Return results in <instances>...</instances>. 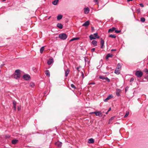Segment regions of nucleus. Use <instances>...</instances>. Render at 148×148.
Returning a JSON list of instances; mask_svg holds the SVG:
<instances>
[{"label": "nucleus", "mask_w": 148, "mask_h": 148, "mask_svg": "<svg viewBox=\"0 0 148 148\" xmlns=\"http://www.w3.org/2000/svg\"><path fill=\"white\" fill-rule=\"evenodd\" d=\"M114 117H112L110 119H109V122H108V123L109 124H110V122L112 120H113L114 119Z\"/></svg>", "instance_id": "nucleus-37"}, {"label": "nucleus", "mask_w": 148, "mask_h": 148, "mask_svg": "<svg viewBox=\"0 0 148 148\" xmlns=\"http://www.w3.org/2000/svg\"><path fill=\"white\" fill-rule=\"evenodd\" d=\"M34 84L33 82H31L30 83V86L32 87H33L34 86Z\"/></svg>", "instance_id": "nucleus-34"}, {"label": "nucleus", "mask_w": 148, "mask_h": 148, "mask_svg": "<svg viewBox=\"0 0 148 148\" xmlns=\"http://www.w3.org/2000/svg\"><path fill=\"white\" fill-rule=\"evenodd\" d=\"M111 110V108H109V109L108 110V111L106 113V114H108V112H109V111H110V110Z\"/></svg>", "instance_id": "nucleus-46"}, {"label": "nucleus", "mask_w": 148, "mask_h": 148, "mask_svg": "<svg viewBox=\"0 0 148 148\" xmlns=\"http://www.w3.org/2000/svg\"><path fill=\"white\" fill-rule=\"evenodd\" d=\"M147 64H148V63H147Z\"/></svg>", "instance_id": "nucleus-55"}, {"label": "nucleus", "mask_w": 148, "mask_h": 148, "mask_svg": "<svg viewBox=\"0 0 148 148\" xmlns=\"http://www.w3.org/2000/svg\"><path fill=\"white\" fill-rule=\"evenodd\" d=\"M143 71L146 73H148V70L147 69H145L143 70Z\"/></svg>", "instance_id": "nucleus-35"}, {"label": "nucleus", "mask_w": 148, "mask_h": 148, "mask_svg": "<svg viewBox=\"0 0 148 148\" xmlns=\"http://www.w3.org/2000/svg\"><path fill=\"white\" fill-rule=\"evenodd\" d=\"M90 24V21H88L85 22L83 25L82 26L87 27Z\"/></svg>", "instance_id": "nucleus-10"}, {"label": "nucleus", "mask_w": 148, "mask_h": 148, "mask_svg": "<svg viewBox=\"0 0 148 148\" xmlns=\"http://www.w3.org/2000/svg\"><path fill=\"white\" fill-rule=\"evenodd\" d=\"M62 15L61 14H59L57 16V19L58 20H60L62 18Z\"/></svg>", "instance_id": "nucleus-26"}, {"label": "nucleus", "mask_w": 148, "mask_h": 148, "mask_svg": "<svg viewBox=\"0 0 148 148\" xmlns=\"http://www.w3.org/2000/svg\"><path fill=\"white\" fill-rule=\"evenodd\" d=\"M81 66H79V67H77V69L78 70V71H79V68H81Z\"/></svg>", "instance_id": "nucleus-43"}, {"label": "nucleus", "mask_w": 148, "mask_h": 148, "mask_svg": "<svg viewBox=\"0 0 148 148\" xmlns=\"http://www.w3.org/2000/svg\"><path fill=\"white\" fill-rule=\"evenodd\" d=\"M5 137L7 138H8L10 137V136L9 135H7L5 136Z\"/></svg>", "instance_id": "nucleus-49"}, {"label": "nucleus", "mask_w": 148, "mask_h": 148, "mask_svg": "<svg viewBox=\"0 0 148 148\" xmlns=\"http://www.w3.org/2000/svg\"><path fill=\"white\" fill-rule=\"evenodd\" d=\"M120 70L116 69L114 71V73L116 74L119 75L120 73Z\"/></svg>", "instance_id": "nucleus-20"}, {"label": "nucleus", "mask_w": 148, "mask_h": 148, "mask_svg": "<svg viewBox=\"0 0 148 148\" xmlns=\"http://www.w3.org/2000/svg\"><path fill=\"white\" fill-rule=\"evenodd\" d=\"M120 32H121L120 30H115V32L116 33H119Z\"/></svg>", "instance_id": "nucleus-39"}, {"label": "nucleus", "mask_w": 148, "mask_h": 148, "mask_svg": "<svg viewBox=\"0 0 148 148\" xmlns=\"http://www.w3.org/2000/svg\"><path fill=\"white\" fill-rule=\"evenodd\" d=\"M69 72H70V70L68 69H67L65 71V77H67L68 76L69 74Z\"/></svg>", "instance_id": "nucleus-15"}, {"label": "nucleus", "mask_w": 148, "mask_h": 148, "mask_svg": "<svg viewBox=\"0 0 148 148\" xmlns=\"http://www.w3.org/2000/svg\"><path fill=\"white\" fill-rule=\"evenodd\" d=\"M129 114V112L128 111H126V114L124 116V118H126L128 116Z\"/></svg>", "instance_id": "nucleus-33"}, {"label": "nucleus", "mask_w": 148, "mask_h": 148, "mask_svg": "<svg viewBox=\"0 0 148 148\" xmlns=\"http://www.w3.org/2000/svg\"><path fill=\"white\" fill-rule=\"evenodd\" d=\"M59 38L62 40H65L67 37V35L65 33L60 34L59 35Z\"/></svg>", "instance_id": "nucleus-2"}, {"label": "nucleus", "mask_w": 148, "mask_h": 148, "mask_svg": "<svg viewBox=\"0 0 148 148\" xmlns=\"http://www.w3.org/2000/svg\"><path fill=\"white\" fill-rule=\"evenodd\" d=\"M121 64L119 63H118L117 67L116 69L120 70L121 69Z\"/></svg>", "instance_id": "nucleus-24"}, {"label": "nucleus", "mask_w": 148, "mask_h": 148, "mask_svg": "<svg viewBox=\"0 0 148 148\" xmlns=\"http://www.w3.org/2000/svg\"><path fill=\"white\" fill-rule=\"evenodd\" d=\"M140 5L142 7H143L144 6L143 4L142 3H140Z\"/></svg>", "instance_id": "nucleus-44"}, {"label": "nucleus", "mask_w": 148, "mask_h": 148, "mask_svg": "<svg viewBox=\"0 0 148 148\" xmlns=\"http://www.w3.org/2000/svg\"><path fill=\"white\" fill-rule=\"evenodd\" d=\"M13 108H14V110H16V102L15 101H13Z\"/></svg>", "instance_id": "nucleus-21"}, {"label": "nucleus", "mask_w": 148, "mask_h": 148, "mask_svg": "<svg viewBox=\"0 0 148 148\" xmlns=\"http://www.w3.org/2000/svg\"><path fill=\"white\" fill-rule=\"evenodd\" d=\"M58 1L59 0H54L52 2V3L53 5H56L58 4Z\"/></svg>", "instance_id": "nucleus-23"}, {"label": "nucleus", "mask_w": 148, "mask_h": 148, "mask_svg": "<svg viewBox=\"0 0 148 148\" xmlns=\"http://www.w3.org/2000/svg\"><path fill=\"white\" fill-rule=\"evenodd\" d=\"M99 78L100 79H102L103 80L105 79L108 82H110V79L108 78L107 77H105L103 76H99Z\"/></svg>", "instance_id": "nucleus-6"}, {"label": "nucleus", "mask_w": 148, "mask_h": 148, "mask_svg": "<svg viewBox=\"0 0 148 148\" xmlns=\"http://www.w3.org/2000/svg\"><path fill=\"white\" fill-rule=\"evenodd\" d=\"M82 77L83 78H84V73L83 72H82Z\"/></svg>", "instance_id": "nucleus-48"}, {"label": "nucleus", "mask_w": 148, "mask_h": 148, "mask_svg": "<svg viewBox=\"0 0 148 148\" xmlns=\"http://www.w3.org/2000/svg\"><path fill=\"white\" fill-rule=\"evenodd\" d=\"M116 50V49H112L111 50V51H115Z\"/></svg>", "instance_id": "nucleus-47"}, {"label": "nucleus", "mask_w": 148, "mask_h": 148, "mask_svg": "<svg viewBox=\"0 0 148 148\" xmlns=\"http://www.w3.org/2000/svg\"><path fill=\"white\" fill-rule=\"evenodd\" d=\"M95 48H93L91 49V51L92 52H93L95 51Z\"/></svg>", "instance_id": "nucleus-41"}, {"label": "nucleus", "mask_w": 148, "mask_h": 148, "mask_svg": "<svg viewBox=\"0 0 148 148\" xmlns=\"http://www.w3.org/2000/svg\"><path fill=\"white\" fill-rule=\"evenodd\" d=\"M18 141L16 139H13L12 140V143L13 144H15L18 143Z\"/></svg>", "instance_id": "nucleus-19"}, {"label": "nucleus", "mask_w": 148, "mask_h": 148, "mask_svg": "<svg viewBox=\"0 0 148 148\" xmlns=\"http://www.w3.org/2000/svg\"><path fill=\"white\" fill-rule=\"evenodd\" d=\"M145 20V18L144 17H142L140 18V21L142 22H144Z\"/></svg>", "instance_id": "nucleus-32"}, {"label": "nucleus", "mask_w": 148, "mask_h": 148, "mask_svg": "<svg viewBox=\"0 0 148 148\" xmlns=\"http://www.w3.org/2000/svg\"><path fill=\"white\" fill-rule=\"evenodd\" d=\"M100 43L101 44V49L104 48V41L102 38L101 39Z\"/></svg>", "instance_id": "nucleus-11"}, {"label": "nucleus", "mask_w": 148, "mask_h": 148, "mask_svg": "<svg viewBox=\"0 0 148 148\" xmlns=\"http://www.w3.org/2000/svg\"><path fill=\"white\" fill-rule=\"evenodd\" d=\"M115 29H116V28L115 27H113L110 29H109L108 32H113L114 31H115Z\"/></svg>", "instance_id": "nucleus-25"}, {"label": "nucleus", "mask_w": 148, "mask_h": 148, "mask_svg": "<svg viewBox=\"0 0 148 148\" xmlns=\"http://www.w3.org/2000/svg\"><path fill=\"white\" fill-rule=\"evenodd\" d=\"M91 28H92V30L94 29V27H92Z\"/></svg>", "instance_id": "nucleus-53"}, {"label": "nucleus", "mask_w": 148, "mask_h": 148, "mask_svg": "<svg viewBox=\"0 0 148 148\" xmlns=\"http://www.w3.org/2000/svg\"><path fill=\"white\" fill-rule=\"evenodd\" d=\"M126 88H127L126 87V88H125V90L126 91Z\"/></svg>", "instance_id": "nucleus-54"}, {"label": "nucleus", "mask_w": 148, "mask_h": 148, "mask_svg": "<svg viewBox=\"0 0 148 148\" xmlns=\"http://www.w3.org/2000/svg\"><path fill=\"white\" fill-rule=\"evenodd\" d=\"M45 74L47 76H48L49 77L50 72L48 70H47L45 71Z\"/></svg>", "instance_id": "nucleus-29"}, {"label": "nucleus", "mask_w": 148, "mask_h": 148, "mask_svg": "<svg viewBox=\"0 0 148 148\" xmlns=\"http://www.w3.org/2000/svg\"><path fill=\"white\" fill-rule=\"evenodd\" d=\"M44 46L40 48V53H42L43 51L44 50Z\"/></svg>", "instance_id": "nucleus-30"}, {"label": "nucleus", "mask_w": 148, "mask_h": 148, "mask_svg": "<svg viewBox=\"0 0 148 148\" xmlns=\"http://www.w3.org/2000/svg\"><path fill=\"white\" fill-rule=\"evenodd\" d=\"M121 91V90L120 89H116V94L117 96H119L120 95V93Z\"/></svg>", "instance_id": "nucleus-12"}, {"label": "nucleus", "mask_w": 148, "mask_h": 148, "mask_svg": "<svg viewBox=\"0 0 148 148\" xmlns=\"http://www.w3.org/2000/svg\"><path fill=\"white\" fill-rule=\"evenodd\" d=\"M20 71L19 70H16L15 71V73L14 74V78L16 79H19L20 78Z\"/></svg>", "instance_id": "nucleus-1"}, {"label": "nucleus", "mask_w": 148, "mask_h": 148, "mask_svg": "<svg viewBox=\"0 0 148 148\" xmlns=\"http://www.w3.org/2000/svg\"><path fill=\"white\" fill-rule=\"evenodd\" d=\"M95 84V82H92L88 83V85L91 84Z\"/></svg>", "instance_id": "nucleus-42"}, {"label": "nucleus", "mask_w": 148, "mask_h": 148, "mask_svg": "<svg viewBox=\"0 0 148 148\" xmlns=\"http://www.w3.org/2000/svg\"><path fill=\"white\" fill-rule=\"evenodd\" d=\"M95 36V37L97 38H100V37L99 36H98L97 35V33H94L93 34Z\"/></svg>", "instance_id": "nucleus-27"}, {"label": "nucleus", "mask_w": 148, "mask_h": 148, "mask_svg": "<svg viewBox=\"0 0 148 148\" xmlns=\"http://www.w3.org/2000/svg\"><path fill=\"white\" fill-rule=\"evenodd\" d=\"M134 80V79L133 77H132L131 78L130 80V82H132Z\"/></svg>", "instance_id": "nucleus-38"}, {"label": "nucleus", "mask_w": 148, "mask_h": 148, "mask_svg": "<svg viewBox=\"0 0 148 148\" xmlns=\"http://www.w3.org/2000/svg\"><path fill=\"white\" fill-rule=\"evenodd\" d=\"M92 44L94 45V46L95 47L97 46V41L95 40H93L91 42Z\"/></svg>", "instance_id": "nucleus-16"}, {"label": "nucleus", "mask_w": 148, "mask_h": 148, "mask_svg": "<svg viewBox=\"0 0 148 148\" xmlns=\"http://www.w3.org/2000/svg\"><path fill=\"white\" fill-rule=\"evenodd\" d=\"M79 39V38L78 37L74 38L71 39L70 40V41H73L76 40H78Z\"/></svg>", "instance_id": "nucleus-28"}, {"label": "nucleus", "mask_w": 148, "mask_h": 148, "mask_svg": "<svg viewBox=\"0 0 148 148\" xmlns=\"http://www.w3.org/2000/svg\"><path fill=\"white\" fill-rule=\"evenodd\" d=\"M135 74L137 77L140 78L143 76V73L141 71H136Z\"/></svg>", "instance_id": "nucleus-3"}, {"label": "nucleus", "mask_w": 148, "mask_h": 148, "mask_svg": "<svg viewBox=\"0 0 148 148\" xmlns=\"http://www.w3.org/2000/svg\"><path fill=\"white\" fill-rule=\"evenodd\" d=\"M91 114H95L97 116H99L101 117L102 116V114L100 112L97 111L92 112L91 113Z\"/></svg>", "instance_id": "nucleus-4"}, {"label": "nucleus", "mask_w": 148, "mask_h": 148, "mask_svg": "<svg viewBox=\"0 0 148 148\" xmlns=\"http://www.w3.org/2000/svg\"><path fill=\"white\" fill-rule=\"evenodd\" d=\"M94 140L92 138H90L88 140V142L89 143H94Z\"/></svg>", "instance_id": "nucleus-22"}, {"label": "nucleus", "mask_w": 148, "mask_h": 148, "mask_svg": "<svg viewBox=\"0 0 148 148\" xmlns=\"http://www.w3.org/2000/svg\"><path fill=\"white\" fill-rule=\"evenodd\" d=\"M109 37L112 38H115L116 37V36L114 34H110Z\"/></svg>", "instance_id": "nucleus-31"}, {"label": "nucleus", "mask_w": 148, "mask_h": 148, "mask_svg": "<svg viewBox=\"0 0 148 148\" xmlns=\"http://www.w3.org/2000/svg\"><path fill=\"white\" fill-rule=\"evenodd\" d=\"M84 60H85V62H86V63L87 62H88V63L89 62V61H88V60H86V58H85Z\"/></svg>", "instance_id": "nucleus-45"}, {"label": "nucleus", "mask_w": 148, "mask_h": 148, "mask_svg": "<svg viewBox=\"0 0 148 148\" xmlns=\"http://www.w3.org/2000/svg\"><path fill=\"white\" fill-rule=\"evenodd\" d=\"M23 77V78L26 80H29L30 79V75L27 74L24 75Z\"/></svg>", "instance_id": "nucleus-5"}, {"label": "nucleus", "mask_w": 148, "mask_h": 148, "mask_svg": "<svg viewBox=\"0 0 148 148\" xmlns=\"http://www.w3.org/2000/svg\"><path fill=\"white\" fill-rule=\"evenodd\" d=\"M62 143L59 141H57L55 143V145L58 146L59 148H61L62 146Z\"/></svg>", "instance_id": "nucleus-8"}, {"label": "nucleus", "mask_w": 148, "mask_h": 148, "mask_svg": "<svg viewBox=\"0 0 148 148\" xmlns=\"http://www.w3.org/2000/svg\"><path fill=\"white\" fill-rule=\"evenodd\" d=\"M94 1L96 3V4H98V0H94Z\"/></svg>", "instance_id": "nucleus-40"}, {"label": "nucleus", "mask_w": 148, "mask_h": 148, "mask_svg": "<svg viewBox=\"0 0 148 148\" xmlns=\"http://www.w3.org/2000/svg\"><path fill=\"white\" fill-rule=\"evenodd\" d=\"M53 62V59H50L48 61L47 63L48 65H50Z\"/></svg>", "instance_id": "nucleus-14"}, {"label": "nucleus", "mask_w": 148, "mask_h": 148, "mask_svg": "<svg viewBox=\"0 0 148 148\" xmlns=\"http://www.w3.org/2000/svg\"><path fill=\"white\" fill-rule=\"evenodd\" d=\"M21 109V108L20 107H18V110H19Z\"/></svg>", "instance_id": "nucleus-50"}, {"label": "nucleus", "mask_w": 148, "mask_h": 148, "mask_svg": "<svg viewBox=\"0 0 148 148\" xmlns=\"http://www.w3.org/2000/svg\"><path fill=\"white\" fill-rule=\"evenodd\" d=\"M57 26L60 29H62L63 27L62 25L60 23H58Z\"/></svg>", "instance_id": "nucleus-18"}, {"label": "nucleus", "mask_w": 148, "mask_h": 148, "mask_svg": "<svg viewBox=\"0 0 148 148\" xmlns=\"http://www.w3.org/2000/svg\"><path fill=\"white\" fill-rule=\"evenodd\" d=\"M138 12H140V10H138Z\"/></svg>", "instance_id": "nucleus-52"}, {"label": "nucleus", "mask_w": 148, "mask_h": 148, "mask_svg": "<svg viewBox=\"0 0 148 148\" xmlns=\"http://www.w3.org/2000/svg\"><path fill=\"white\" fill-rule=\"evenodd\" d=\"M94 34H91L89 36V38L90 40H92V39H96V38L94 36Z\"/></svg>", "instance_id": "nucleus-13"}, {"label": "nucleus", "mask_w": 148, "mask_h": 148, "mask_svg": "<svg viewBox=\"0 0 148 148\" xmlns=\"http://www.w3.org/2000/svg\"><path fill=\"white\" fill-rule=\"evenodd\" d=\"M133 0H127L128 2H129L130 1H132Z\"/></svg>", "instance_id": "nucleus-51"}, {"label": "nucleus", "mask_w": 148, "mask_h": 148, "mask_svg": "<svg viewBox=\"0 0 148 148\" xmlns=\"http://www.w3.org/2000/svg\"><path fill=\"white\" fill-rule=\"evenodd\" d=\"M113 96L112 95H109L104 100V101L105 102H107L108 100L113 98Z\"/></svg>", "instance_id": "nucleus-7"}, {"label": "nucleus", "mask_w": 148, "mask_h": 148, "mask_svg": "<svg viewBox=\"0 0 148 148\" xmlns=\"http://www.w3.org/2000/svg\"><path fill=\"white\" fill-rule=\"evenodd\" d=\"M113 55L112 54H111L110 53H109V54H108L106 56V60H108L109 58L112 57H113Z\"/></svg>", "instance_id": "nucleus-17"}, {"label": "nucleus", "mask_w": 148, "mask_h": 148, "mask_svg": "<svg viewBox=\"0 0 148 148\" xmlns=\"http://www.w3.org/2000/svg\"><path fill=\"white\" fill-rule=\"evenodd\" d=\"M71 86L72 88H74V89H75V88H76V87L75 86V85L73 84H72L71 85Z\"/></svg>", "instance_id": "nucleus-36"}, {"label": "nucleus", "mask_w": 148, "mask_h": 148, "mask_svg": "<svg viewBox=\"0 0 148 148\" xmlns=\"http://www.w3.org/2000/svg\"><path fill=\"white\" fill-rule=\"evenodd\" d=\"M90 10L88 8H84V12L85 14H88L89 11Z\"/></svg>", "instance_id": "nucleus-9"}]
</instances>
